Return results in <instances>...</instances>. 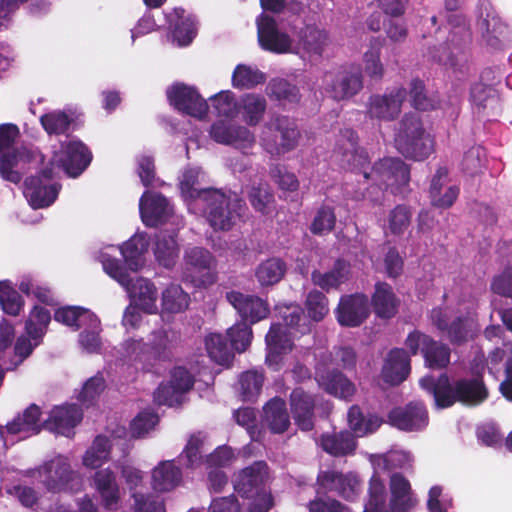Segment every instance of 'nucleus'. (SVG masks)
Masks as SVG:
<instances>
[{"label":"nucleus","mask_w":512,"mask_h":512,"mask_svg":"<svg viewBox=\"0 0 512 512\" xmlns=\"http://www.w3.org/2000/svg\"><path fill=\"white\" fill-rule=\"evenodd\" d=\"M92 155L79 140L71 139L61 143L50 160L52 169L45 170L41 176L25 181L24 196L34 209L50 206L57 198L59 188L51 183L53 169L63 170L70 177L79 176L89 165Z\"/></svg>","instance_id":"1"},{"label":"nucleus","mask_w":512,"mask_h":512,"mask_svg":"<svg viewBox=\"0 0 512 512\" xmlns=\"http://www.w3.org/2000/svg\"><path fill=\"white\" fill-rule=\"evenodd\" d=\"M258 40L261 47L276 53H295L302 59L318 61L330 44L328 33L316 26H306L298 34V40L293 45L290 37L278 31L275 20L261 14L257 20Z\"/></svg>","instance_id":"2"},{"label":"nucleus","mask_w":512,"mask_h":512,"mask_svg":"<svg viewBox=\"0 0 512 512\" xmlns=\"http://www.w3.org/2000/svg\"><path fill=\"white\" fill-rule=\"evenodd\" d=\"M421 388L432 394L439 408H447L456 402L465 405H478L487 397V390L480 379H460L450 383L447 375L437 380L431 376L420 379Z\"/></svg>","instance_id":"3"},{"label":"nucleus","mask_w":512,"mask_h":512,"mask_svg":"<svg viewBox=\"0 0 512 512\" xmlns=\"http://www.w3.org/2000/svg\"><path fill=\"white\" fill-rule=\"evenodd\" d=\"M283 323L271 325L266 335L267 355L266 363L274 370L279 369L283 355L290 352L293 347L292 338L297 334H305L310 327L305 323L302 309L299 306H287L281 310Z\"/></svg>","instance_id":"4"},{"label":"nucleus","mask_w":512,"mask_h":512,"mask_svg":"<svg viewBox=\"0 0 512 512\" xmlns=\"http://www.w3.org/2000/svg\"><path fill=\"white\" fill-rule=\"evenodd\" d=\"M243 201L235 193L220 190H206L199 194L193 212L202 211L210 226L215 230H229L240 216Z\"/></svg>","instance_id":"5"},{"label":"nucleus","mask_w":512,"mask_h":512,"mask_svg":"<svg viewBox=\"0 0 512 512\" xmlns=\"http://www.w3.org/2000/svg\"><path fill=\"white\" fill-rule=\"evenodd\" d=\"M115 250L114 246H107L99 252V261L104 271L125 288L134 305L147 313H155L157 311L156 287L144 278H137L134 283H131L129 275L120 266L118 260L112 257L111 251Z\"/></svg>","instance_id":"6"},{"label":"nucleus","mask_w":512,"mask_h":512,"mask_svg":"<svg viewBox=\"0 0 512 512\" xmlns=\"http://www.w3.org/2000/svg\"><path fill=\"white\" fill-rule=\"evenodd\" d=\"M391 499L387 504L384 482L379 475L371 477L369 497L363 512H406L415 503L409 481L401 474L394 473L390 479Z\"/></svg>","instance_id":"7"},{"label":"nucleus","mask_w":512,"mask_h":512,"mask_svg":"<svg viewBox=\"0 0 512 512\" xmlns=\"http://www.w3.org/2000/svg\"><path fill=\"white\" fill-rule=\"evenodd\" d=\"M395 147L407 158L424 160L434 150V141L426 132L419 117L406 114L399 123L395 133Z\"/></svg>","instance_id":"8"},{"label":"nucleus","mask_w":512,"mask_h":512,"mask_svg":"<svg viewBox=\"0 0 512 512\" xmlns=\"http://www.w3.org/2000/svg\"><path fill=\"white\" fill-rule=\"evenodd\" d=\"M475 308L472 301L467 308L458 307L457 313L445 308L433 309L431 312V322L442 332L446 333L449 341L454 345H461L472 340L479 331L475 318L470 310Z\"/></svg>","instance_id":"9"},{"label":"nucleus","mask_w":512,"mask_h":512,"mask_svg":"<svg viewBox=\"0 0 512 512\" xmlns=\"http://www.w3.org/2000/svg\"><path fill=\"white\" fill-rule=\"evenodd\" d=\"M177 342L178 335L174 330L160 328L151 332L148 343L131 339L125 342L124 349L130 360L151 362L168 359Z\"/></svg>","instance_id":"10"},{"label":"nucleus","mask_w":512,"mask_h":512,"mask_svg":"<svg viewBox=\"0 0 512 512\" xmlns=\"http://www.w3.org/2000/svg\"><path fill=\"white\" fill-rule=\"evenodd\" d=\"M300 138L295 121L287 116L272 117L263 127L260 144L270 155L280 156L294 150Z\"/></svg>","instance_id":"11"},{"label":"nucleus","mask_w":512,"mask_h":512,"mask_svg":"<svg viewBox=\"0 0 512 512\" xmlns=\"http://www.w3.org/2000/svg\"><path fill=\"white\" fill-rule=\"evenodd\" d=\"M19 135L17 126L13 124L0 125V175L3 179L19 183L22 175L18 168L29 162L31 154L24 148L10 151L12 144Z\"/></svg>","instance_id":"12"},{"label":"nucleus","mask_w":512,"mask_h":512,"mask_svg":"<svg viewBox=\"0 0 512 512\" xmlns=\"http://www.w3.org/2000/svg\"><path fill=\"white\" fill-rule=\"evenodd\" d=\"M50 312L35 306L25 325V335L20 336L15 344L14 357L10 364L3 363L5 369H13L21 364L41 342L46 328L50 323Z\"/></svg>","instance_id":"13"},{"label":"nucleus","mask_w":512,"mask_h":512,"mask_svg":"<svg viewBox=\"0 0 512 512\" xmlns=\"http://www.w3.org/2000/svg\"><path fill=\"white\" fill-rule=\"evenodd\" d=\"M333 160L342 168L362 174L369 181L371 169L367 152L358 147V138L351 129H345L339 134L332 154Z\"/></svg>","instance_id":"14"},{"label":"nucleus","mask_w":512,"mask_h":512,"mask_svg":"<svg viewBox=\"0 0 512 512\" xmlns=\"http://www.w3.org/2000/svg\"><path fill=\"white\" fill-rule=\"evenodd\" d=\"M38 475L43 485L52 492H77L83 486L80 474L74 471L69 460L57 456L38 469Z\"/></svg>","instance_id":"15"},{"label":"nucleus","mask_w":512,"mask_h":512,"mask_svg":"<svg viewBox=\"0 0 512 512\" xmlns=\"http://www.w3.org/2000/svg\"><path fill=\"white\" fill-rule=\"evenodd\" d=\"M449 36L442 47L438 60L453 68H463L467 63L465 47L470 41V33L463 15L455 13L448 18Z\"/></svg>","instance_id":"16"},{"label":"nucleus","mask_w":512,"mask_h":512,"mask_svg":"<svg viewBox=\"0 0 512 512\" xmlns=\"http://www.w3.org/2000/svg\"><path fill=\"white\" fill-rule=\"evenodd\" d=\"M361 481L354 472L342 473L336 470H321L316 481L318 494L336 493L347 499H355L361 492Z\"/></svg>","instance_id":"17"},{"label":"nucleus","mask_w":512,"mask_h":512,"mask_svg":"<svg viewBox=\"0 0 512 512\" xmlns=\"http://www.w3.org/2000/svg\"><path fill=\"white\" fill-rule=\"evenodd\" d=\"M379 187L391 188L393 193L401 192V189L409 182V170L406 164L399 158H384L371 168L370 179Z\"/></svg>","instance_id":"18"},{"label":"nucleus","mask_w":512,"mask_h":512,"mask_svg":"<svg viewBox=\"0 0 512 512\" xmlns=\"http://www.w3.org/2000/svg\"><path fill=\"white\" fill-rule=\"evenodd\" d=\"M407 92L402 87L389 90L384 94L372 95L367 102V112L371 118L390 121L401 112Z\"/></svg>","instance_id":"19"},{"label":"nucleus","mask_w":512,"mask_h":512,"mask_svg":"<svg viewBox=\"0 0 512 512\" xmlns=\"http://www.w3.org/2000/svg\"><path fill=\"white\" fill-rule=\"evenodd\" d=\"M210 136L219 144L241 150L250 149L255 144V136L247 127L224 120L217 121L211 126Z\"/></svg>","instance_id":"20"},{"label":"nucleus","mask_w":512,"mask_h":512,"mask_svg":"<svg viewBox=\"0 0 512 512\" xmlns=\"http://www.w3.org/2000/svg\"><path fill=\"white\" fill-rule=\"evenodd\" d=\"M226 299L240 315L241 321L250 324L265 319L270 311L268 303L256 295L232 290L226 293Z\"/></svg>","instance_id":"21"},{"label":"nucleus","mask_w":512,"mask_h":512,"mask_svg":"<svg viewBox=\"0 0 512 512\" xmlns=\"http://www.w3.org/2000/svg\"><path fill=\"white\" fill-rule=\"evenodd\" d=\"M322 85L326 93L335 100H343L357 94L363 87L360 73L348 71L326 72Z\"/></svg>","instance_id":"22"},{"label":"nucleus","mask_w":512,"mask_h":512,"mask_svg":"<svg viewBox=\"0 0 512 512\" xmlns=\"http://www.w3.org/2000/svg\"><path fill=\"white\" fill-rule=\"evenodd\" d=\"M167 97L172 106L188 115L202 118L208 111L206 101L191 87L173 85L167 90Z\"/></svg>","instance_id":"23"},{"label":"nucleus","mask_w":512,"mask_h":512,"mask_svg":"<svg viewBox=\"0 0 512 512\" xmlns=\"http://www.w3.org/2000/svg\"><path fill=\"white\" fill-rule=\"evenodd\" d=\"M368 299L363 294L347 295L340 299L336 318L340 325L357 327L369 316Z\"/></svg>","instance_id":"24"},{"label":"nucleus","mask_w":512,"mask_h":512,"mask_svg":"<svg viewBox=\"0 0 512 512\" xmlns=\"http://www.w3.org/2000/svg\"><path fill=\"white\" fill-rule=\"evenodd\" d=\"M268 467L260 461L241 470L234 478L235 491L242 497L249 498L265 488L268 480Z\"/></svg>","instance_id":"25"},{"label":"nucleus","mask_w":512,"mask_h":512,"mask_svg":"<svg viewBox=\"0 0 512 512\" xmlns=\"http://www.w3.org/2000/svg\"><path fill=\"white\" fill-rule=\"evenodd\" d=\"M389 423L403 431H418L428 424V415L421 403H410L394 408L388 415Z\"/></svg>","instance_id":"26"},{"label":"nucleus","mask_w":512,"mask_h":512,"mask_svg":"<svg viewBox=\"0 0 512 512\" xmlns=\"http://www.w3.org/2000/svg\"><path fill=\"white\" fill-rule=\"evenodd\" d=\"M142 221L148 226L164 223L172 214L168 200L160 194L145 192L139 201Z\"/></svg>","instance_id":"27"},{"label":"nucleus","mask_w":512,"mask_h":512,"mask_svg":"<svg viewBox=\"0 0 512 512\" xmlns=\"http://www.w3.org/2000/svg\"><path fill=\"white\" fill-rule=\"evenodd\" d=\"M93 484L100 495L103 507L109 511H116L120 507L122 496L115 473L109 468L101 469L94 474Z\"/></svg>","instance_id":"28"},{"label":"nucleus","mask_w":512,"mask_h":512,"mask_svg":"<svg viewBox=\"0 0 512 512\" xmlns=\"http://www.w3.org/2000/svg\"><path fill=\"white\" fill-rule=\"evenodd\" d=\"M81 419L82 412L76 405L57 406L51 410L44 427L51 432L68 437Z\"/></svg>","instance_id":"29"},{"label":"nucleus","mask_w":512,"mask_h":512,"mask_svg":"<svg viewBox=\"0 0 512 512\" xmlns=\"http://www.w3.org/2000/svg\"><path fill=\"white\" fill-rule=\"evenodd\" d=\"M316 380L321 388L334 396L348 399L355 393V386L350 380L340 372L330 371L324 364L317 366Z\"/></svg>","instance_id":"30"},{"label":"nucleus","mask_w":512,"mask_h":512,"mask_svg":"<svg viewBox=\"0 0 512 512\" xmlns=\"http://www.w3.org/2000/svg\"><path fill=\"white\" fill-rule=\"evenodd\" d=\"M487 365L490 373L496 374L505 368L506 379L500 384L503 395L512 401V342L504 343L501 348H496L488 357Z\"/></svg>","instance_id":"31"},{"label":"nucleus","mask_w":512,"mask_h":512,"mask_svg":"<svg viewBox=\"0 0 512 512\" xmlns=\"http://www.w3.org/2000/svg\"><path fill=\"white\" fill-rule=\"evenodd\" d=\"M459 195V188L448 182V171L439 168L434 175L430 186V198L433 206L438 208H449L453 205Z\"/></svg>","instance_id":"32"},{"label":"nucleus","mask_w":512,"mask_h":512,"mask_svg":"<svg viewBox=\"0 0 512 512\" xmlns=\"http://www.w3.org/2000/svg\"><path fill=\"white\" fill-rule=\"evenodd\" d=\"M410 373V359L402 349H394L389 352L385 360L382 377L385 382L397 385L403 382Z\"/></svg>","instance_id":"33"},{"label":"nucleus","mask_w":512,"mask_h":512,"mask_svg":"<svg viewBox=\"0 0 512 512\" xmlns=\"http://www.w3.org/2000/svg\"><path fill=\"white\" fill-rule=\"evenodd\" d=\"M313 408L314 400L311 395L301 389H295L291 393V409L295 423L300 429L309 431L313 428Z\"/></svg>","instance_id":"34"},{"label":"nucleus","mask_w":512,"mask_h":512,"mask_svg":"<svg viewBox=\"0 0 512 512\" xmlns=\"http://www.w3.org/2000/svg\"><path fill=\"white\" fill-rule=\"evenodd\" d=\"M167 19L170 26L173 27V41L178 46L189 45L196 35V27L192 17H186L183 9L175 8L167 14Z\"/></svg>","instance_id":"35"},{"label":"nucleus","mask_w":512,"mask_h":512,"mask_svg":"<svg viewBox=\"0 0 512 512\" xmlns=\"http://www.w3.org/2000/svg\"><path fill=\"white\" fill-rule=\"evenodd\" d=\"M263 424L273 433H283L290 425L286 403L281 398L271 399L263 408Z\"/></svg>","instance_id":"36"},{"label":"nucleus","mask_w":512,"mask_h":512,"mask_svg":"<svg viewBox=\"0 0 512 512\" xmlns=\"http://www.w3.org/2000/svg\"><path fill=\"white\" fill-rule=\"evenodd\" d=\"M152 487L156 491L165 492L174 489L181 481V471L173 461H161L151 472Z\"/></svg>","instance_id":"37"},{"label":"nucleus","mask_w":512,"mask_h":512,"mask_svg":"<svg viewBox=\"0 0 512 512\" xmlns=\"http://www.w3.org/2000/svg\"><path fill=\"white\" fill-rule=\"evenodd\" d=\"M267 108L266 99L259 94L247 93L239 99V116L247 125L259 124Z\"/></svg>","instance_id":"38"},{"label":"nucleus","mask_w":512,"mask_h":512,"mask_svg":"<svg viewBox=\"0 0 512 512\" xmlns=\"http://www.w3.org/2000/svg\"><path fill=\"white\" fill-rule=\"evenodd\" d=\"M185 269L192 281H196V274L209 273L215 267V259L211 253L200 247H192L184 254Z\"/></svg>","instance_id":"39"},{"label":"nucleus","mask_w":512,"mask_h":512,"mask_svg":"<svg viewBox=\"0 0 512 512\" xmlns=\"http://www.w3.org/2000/svg\"><path fill=\"white\" fill-rule=\"evenodd\" d=\"M350 274V265L343 261L337 260L334 267L328 272L313 271L312 282L322 288L323 290L330 291L337 289L341 284L346 282Z\"/></svg>","instance_id":"40"},{"label":"nucleus","mask_w":512,"mask_h":512,"mask_svg":"<svg viewBox=\"0 0 512 512\" xmlns=\"http://www.w3.org/2000/svg\"><path fill=\"white\" fill-rule=\"evenodd\" d=\"M251 206L259 213L267 215L275 208L274 195L267 182L260 180L246 187Z\"/></svg>","instance_id":"41"},{"label":"nucleus","mask_w":512,"mask_h":512,"mask_svg":"<svg viewBox=\"0 0 512 512\" xmlns=\"http://www.w3.org/2000/svg\"><path fill=\"white\" fill-rule=\"evenodd\" d=\"M322 449L333 456H345L354 452L356 441L348 431L325 433L320 438Z\"/></svg>","instance_id":"42"},{"label":"nucleus","mask_w":512,"mask_h":512,"mask_svg":"<svg viewBox=\"0 0 512 512\" xmlns=\"http://www.w3.org/2000/svg\"><path fill=\"white\" fill-rule=\"evenodd\" d=\"M471 102L478 110V113H486L489 116L496 115L500 109V100L492 88L478 83L471 89Z\"/></svg>","instance_id":"43"},{"label":"nucleus","mask_w":512,"mask_h":512,"mask_svg":"<svg viewBox=\"0 0 512 512\" xmlns=\"http://www.w3.org/2000/svg\"><path fill=\"white\" fill-rule=\"evenodd\" d=\"M148 244V239L144 234H136L120 248V252L131 271H138L144 266L143 255L148 249Z\"/></svg>","instance_id":"44"},{"label":"nucleus","mask_w":512,"mask_h":512,"mask_svg":"<svg viewBox=\"0 0 512 512\" xmlns=\"http://www.w3.org/2000/svg\"><path fill=\"white\" fill-rule=\"evenodd\" d=\"M372 304L377 316L391 318L397 312L398 300L391 286L386 283H378L372 296Z\"/></svg>","instance_id":"45"},{"label":"nucleus","mask_w":512,"mask_h":512,"mask_svg":"<svg viewBox=\"0 0 512 512\" xmlns=\"http://www.w3.org/2000/svg\"><path fill=\"white\" fill-rule=\"evenodd\" d=\"M55 320L69 327L79 329L83 326L96 327L97 316L89 310L80 307H64L55 312Z\"/></svg>","instance_id":"46"},{"label":"nucleus","mask_w":512,"mask_h":512,"mask_svg":"<svg viewBox=\"0 0 512 512\" xmlns=\"http://www.w3.org/2000/svg\"><path fill=\"white\" fill-rule=\"evenodd\" d=\"M204 173L198 167L188 168L184 170L180 178V190L183 198L187 201L189 210L194 206L196 199L203 191L207 189H200L199 185L204 178Z\"/></svg>","instance_id":"47"},{"label":"nucleus","mask_w":512,"mask_h":512,"mask_svg":"<svg viewBox=\"0 0 512 512\" xmlns=\"http://www.w3.org/2000/svg\"><path fill=\"white\" fill-rule=\"evenodd\" d=\"M154 254L162 266L166 268L174 266L179 255V245L174 235L160 232L156 236Z\"/></svg>","instance_id":"48"},{"label":"nucleus","mask_w":512,"mask_h":512,"mask_svg":"<svg viewBox=\"0 0 512 512\" xmlns=\"http://www.w3.org/2000/svg\"><path fill=\"white\" fill-rule=\"evenodd\" d=\"M111 444L107 437L98 436L82 456V464L89 469H97L110 458Z\"/></svg>","instance_id":"49"},{"label":"nucleus","mask_w":512,"mask_h":512,"mask_svg":"<svg viewBox=\"0 0 512 512\" xmlns=\"http://www.w3.org/2000/svg\"><path fill=\"white\" fill-rule=\"evenodd\" d=\"M347 418L350 429L358 437L375 432L382 424L381 419L375 415L364 416L358 406L349 409Z\"/></svg>","instance_id":"50"},{"label":"nucleus","mask_w":512,"mask_h":512,"mask_svg":"<svg viewBox=\"0 0 512 512\" xmlns=\"http://www.w3.org/2000/svg\"><path fill=\"white\" fill-rule=\"evenodd\" d=\"M286 272L285 263L279 258H270L261 262L255 271L261 286H272L278 283Z\"/></svg>","instance_id":"51"},{"label":"nucleus","mask_w":512,"mask_h":512,"mask_svg":"<svg viewBox=\"0 0 512 512\" xmlns=\"http://www.w3.org/2000/svg\"><path fill=\"white\" fill-rule=\"evenodd\" d=\"M383 42L373 38L369 49L363 55V68L367 76L374 79H381L384 75V65L381 61V49Z\"/></svg>","instance_id":"52"},{"label":"nucleus","mask_w":512,"mask_h":512,"mask_svg":"<svg viewBox=\"0 0 512 512\" xmlns=\"http://www.w3.org/2000/svg\"><path fill=\"white\" fill-rule=\"evenodd\" d=\"M412 461L409 452L402 450H391L382 455H374L371 457V462L374 466L375 473L381 470H390L396 468H405Z\"/></svg>","instance_id":"53"},{"label":"nucleus","mask_w":512,"mask_h":512,"mask_svg":"<svg viewBox=\"0 0 512 512\" xmlns=\"http://www.w3.org/2000/svg\"><path fill=\"white\" fill-rule=\"evenodd\" d=\"M189 302V295L179 285H171L162 293V309L165 313H181L188 308Z\"/></svg>","instance_id":"54"},{"label":"nucleus","mask_w":512,"mask_h":512,"mask_svg":"<svg viewBox=\"0 0 512 512\" xmlns=\"http://www.w3.org/2000/svg\"><path fill=\"white\" fill-rule=\"evenodd\" d=\"M265 80V74L258 68L244 64H239L232 75V85L238 89H251Z\"/></svg>","instance_id":"55"},{"label":"nucleus","mask_w":512,"mask_h":512,"mask_svg":"<svg viewBox=\"0 0 512 512\" xmlns=\"http://www.w3.org/2000/svg\"><path fill=\"white\" fill-rule=\"evenodd\" d=\"M205 346L209 357L220 365L229 363L233 356L224 337L219 333L208 334L205 338Z\"/></svg>","instance_id":"56"},{"label":"nucleus","mask_w":512,"mask_h":512,"mask_svg":"<svg viewBox=\"0 0 512 512\" xmlns=\"http://www.w3.org/2000/svg\"><path fill=\"white\" fill-rule=\"evenodd\" d=\"M232 348L237 352H244L251 344L253 334L251 324L240 321L227 331Z\"/></svg>","instance_id":"57"},{"label":"nucleus","mask_w":512,"mask_h":512,"mask_svg":"<svg viewBox=\"0 0 512 512\" xmlns=\"http://www.w3.org/2000/svg\"><path fill=\"white\" fill-rule=\"evenodd\" d=\"M0 305L4 313L11 316L19 315L24 305L18 292L6 281L0 282Z\"/></svg>","instance_id":"58"},{"label":"nucleus","mask_w":512,"mask_h":512,"mask_svg":"<svg viewBox=\"0 0 512 512\" xmlns=\"http://www.w3.org/2000/svg\"><path fill=\"white\" fill-rule=\"evenodd\" d=\"M42 127L48 134H63L71 125V118L63 111L55 110L40 117Z\"/></svg>","instance_id":"59"},{"label":"nucleus","mask_w":512,"mask_h":512,"mask_svg":"<svg viewBox=\"0 0 512 512\" xmlns=\"http://www.w3.org/2000/svg\"><path fill=\"white\" fill-rule=\"evenodd\" d=\"M263 381L264 378L262 373L257 371L244 372L239 380L243 400H254L260 394Z\"/></svg>","instance_id":"60"},{"label":"nucleus","mask_w":512,"mask_h":512,"mask_svg":"<svg viewBox=\"0 0 512 512\" xmlns=\"http://www.w3.org/2000/svg\"><path fill=\"white\" fill-rule=\"evenodd\" d=\"M478 29L486 42L495 46L498 43L499 36L504 32V25L495 14L487 13L485 18L479 20Z\"/></svg>","instance_id":"61"},{"label":"nucleus","mask_w":512,"mask_h":512,"mask_svg":"<svg viewBox=\"0 0 512 512\" xmlns=\"http://www.w3.org/2000/svg\"><path fill=\"white\" fill-rule=\"evenodd\" d=\"M266 93L277 100L296 102L299 100V91L284 79H273L266 87Z\"/></svg>","instance_id":"62"},{"label":"nucleus","mask_w":512,"mask_h":512,"mask_svg":"<svg viewBox=\"0 0 512 512\" xmlns=\"http://www.w3.org/2000/svg\"><path fill=\"white\" fill-rule=\"evenodd\" d=\"M336 223L334 210L329 206H321L311 224V232L317 235H324L333 230Z\"/></svg>","instance_id":"63"},{"label":"nucleus","mask_w":512,"mask_h":512,"mask_svg":"<svg viewBox=\"0 0 512 512\" xmlns=\"http://www.w3.org/2000/svg\"><path fill=\"white\" fill-rule=\"evenodd\" d=\"M485 163V149L481 146H473L465 152L462 160V168L467 174L474 175L482 171Z\"/></svg>","instance_id":"64"}]
</instances>
